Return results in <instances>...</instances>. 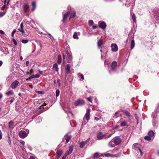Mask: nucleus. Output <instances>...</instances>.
I'll return each instance as SVG.
<instances>
[{"instance_id":"f257e3e1","label":"nucleus","mask_w":159,"mask_h":159,"mask_svg":"<svg viewBox=\"0 0 159 159\" xmlns=\"http://www.w3.org/2000/svg\"><path fill=\"white\" fill-rule=\"evenodd\" d=\"M91 110L89 108H88L86 114L85 115L83 119V122L82 125L86 124L89 121L90 119V113Z\"/></svg>"},{"instance_id":"f03ea898","label":"nucleus","mask_w":159,"mask_h":159,"mask_svg":"<svg viewBox=\"0 0 159 159\" xmlns=\"http://www.w3.org/2000/svg\"><path fill=\"white\" fill-rule=\"evenodd\" d=\"M29 133V131L28 129H25L20 131L19 135L20 138H24L28 135Z\"/></svg>"},{"instance_id":"7ed1b4c3","label":"nucleus","mask_w":159,"mask_h":159,"mask_svg":"<svg viewBox=\"0 0 159 159\" xmlns=\"http://www.w3.org/2000/svg\"><path fill=\"white\" fill-rule=\"evenodd\" d=\"M66 57L67 59L68 60V62H70L72 59V56L71 53L70 51L67 50L65 53Z\"/></svg>"},{"instance_id":"20e7f679","label":"nucleus","mask_w":159,"mask_h":159,"mask_svg":"<svg viewBox=\"0 0 159 159\" xmlns=\"http://www.w3.org/2000/svg\"><path fill=\"white\" fill-rule=\"evenodd\" d=\"M70 13V11H68L67 12H66L64 14H63V18L62 20V22L63 23L66 22L67 19Z\"/></svg>"},{"instance_id":"39448f33","label":"nucleus","mask_w":159,"mask_h":159,"mask_svg":"<svg viewBox=\"0 0 159 159\" xmlns=\"http://www.w3.org/2000/svg\"><path fill=\"white\" fill-rule=\"evenodd\" d=\"M98 25L100 28L103 30L105 29L107 25L106 23L102 21H99Z\"/></svg>"},{"instance_id":"423d86ee","label":"nucleus","mask_w":159,"mask_h":159,"mask_svg":"<svg viewBox=\"0 0 159 159\" xmlns=\"http://www.w3.org/2000/svg\"><path fill=\"white\" fill-rule=\"evenodd\" d=\"M154 15L157 21H159V9L155 10L154 11Z\"/></svg>"},{"instance_id":"0eeeda50","label":"nucleus","mask_w":159,"mask_h":159,"mask_svg":"<svg viewBox=\"0 0 159 159\" xmlns=\"http://www.w3.org/2000/svg\"><path fill=\"white\" fill-rule=\"evenodd\" d=\"M113 139L116 145L119 144L121 141V139L117 137H114Z\"/></svg>"},{"instance_id":"6e6552de","label":"nucleus","mask_w":159,"mask_h":159,"mask_svg":"<svg viewBox=\"0 0 159 159\" xmlns=\"http://www.w3.org/2000/svg\"><path fill=\"white\" fill-rule=\"evenodd\" d=\"M96 137L98 139L101 140L103 139V134L102 132L100 131L97 134Z\"/></svg>"},{"instance_id":"1a4fd4ad","label":"nucleus","mask_w":159,"mask_h":159,"mask_svg":"<svg viewBox=\"0 0 159 159\" xmlns=\"http://www.w3.org/2000/svg\"><path fill=\"white\" fill-rule=\"evenodd\" d=\"M111 47L112 48L111 50L113 52H116L118 50V46L116 44H112L111 45Z\"/></svg>"},{"instance_id":"9d476101","label":"nucleus","mask_w":159,"mask_h":159,"mask_svg":"<svg viewBox=\"0 0 159 159\" xmlns=\"http://www.w3.org/2000/svg\"><path fill=\"white\" fill-rule=\"evenodd\" d=\"M19 82L17 80H15L12 83L11 85V87L13 89H15L18 85Z\"/></svg>"},{"instance_id":"9b49d317","label":"nucleus","mask_w":159,"mask_h":159,"mask_svg":"<svg viewBox=\"0 0 159 159\" xmlns=\"http://www.w3.org/2000/svg\"><path fill=\"white\" fill-rule=\"evenodd\" d=\"M72 136L71 135H69L67 134H66L64 136L65 139L66 140V143L67 144L68 143L70 140L72 138Z\"/></svg>"},{"instance_id":"f8f14e48","label":"nucleus","mask_w":159,"mask_h":159,"mask_svg":"<svg viewBox=\"0 0 159 159\" xmlns=\"http://www.w3.org/2000/svg\"><path fill=\"white\" fill-rule=\"evenodd\" d=\"M90 140V138H88L86 141H82L80 142V148H83L88 142Z\"/></svg>"},{"instance_id":"ddd939ff","label":"nucleus","mask_w":159,"mask_h":159,"mask_svg":"<svg viewBox=\"0 0 159 159\" xmlns=\"http://www.w3.org/2000/svg\"><path fill=\"white\" fill-rule=\"evenodd\" d=\"M73 150V146L72 145H71L69 147V149L68 151H67L66 153H65V154L66 155H69L70 153H71L72 151Z\"/></svg>"},{"instance_id":"4468645a","label":"nucleus","mask_w":159,"mask_h":159,"mask_svg":"<svg viewBox=\"0 0 159 159\" xmlns=\"http://www.w3.org/2000/svg\"><path fill=\"white\" fill-rule=\"evenodd\" d=\"M108 145V146L110 148H113L115 146H116V144H115V143L114 142L113 139H112L109 143Z\"/></svg>"},{"instance_id":"2eb2a0df","label":"nucleus","mask_w":159,"mask_h":159,"mask_svg":"<svg viewBox=\"0 0 159 159\" xmlns=\"http://www.w3.org/2000/svg\"><path fill=\"white\" fill-rule=\"evenodd\" d=\"M63 152V151L62 150H60L57 151L56 155L57 159H58L60 157Z\"/></svg>"},{"instance_id":"dca6fc26","label":"nucleus","mask_w":159,"mask_h":159,"mask_svg":"<svg viewBox=\"0 0 159 159\" xmlns=\"http://www.w3.org/2000/svg\"><path fill=\"white\" fill-rule=\"evenodd\" d=\"M113 133L109 134L108 133H107L105 134H103V139H107L110 138L112 136Z\"/></svg>"},{"instance_id":"f3484780","label":"nucleus","mask_w":159,"mask_h":159,"mask_svg":"<svg viewBox=\"0 0 159 159\" xmlns=\"http://www.w3.org/2000/svg\"><path fill=\"white\" fill-rule=\"evenodd\" d=\"M29 8V6L28 3H25L24 4L23 8L25 12H27Z\"/></svg>"},{"instance_id":"a211bd4d","label":"nucleus","mask_w":159,"mask_h":159,"mask_svg":"<svg viewBox=\"0 0 159 159\" xmlns=\"http://www.w3.org/2000/svg\"><path fill=\"white\" fill-rule=\"evenodd\" d=\"M117 65V62L116 61H113L111 63V67L112 70H114L116 68Z\"/></svg>"},{"instance_id":"6ab92c4d","label":"nucleus","mask_w":159,"mask_h":159,"mask_svg":"<svg viewBox=\"0 0 159 159\" xmlns=\"http://www.w3.org/2000/svg\"><path fill=\"white\" fill-rule=\"evenodd\" d=\"M70 65L69 64H67L65 68V70L67 74H69L70 72Z\"/></svg>"},{"instance_id":"aec40b11","label":"nucleus","mask_w":159,"mask_h":159,"mask_svg":"<svg viewBox=\"0 0 159 159\" xmlns=\"http://www.w3.org/2000/svg\"><path fill=\"white\" fill-rule=\"evenodd\" d=\"M103 42L102 40V39H100L98 42L97 44L98 47L99 48H101V46L102 45Z\"/></svg>"},{"instance_id":"412c9836","label":"nucleus","mask_w":159,"mask_h":159,"mask_svg":"<svg viewBox=\"0 0 159 159\" xmlns=\"http://www.w3.org/2000/svg\"><path fill=\"white\" fill-rule=\"evenodd\" d=\"M40 75L38 74H36L35 75H31L30 76L28 79L30 80L31 79H34V78H37L39 77Z\"/></svg>"},{"instance_id":"4be33fe9","label":"nucleus","mask_w":159,"mask_h":159,"mask_svg":"<svg viewBox=\"0 0 159 159\" xmlns=\"http://www.w3.org/2000/svg\"><path fill=\"white\" fill-rule=\"evenodd\" d=\"M52 68L54 70L56 71H58V66L56 63L54 64L53 65Z\"/></svg>"},{"instance_id":"5701e85b","label":"nucleus","mask_w":159,"mask_h":159,"mask_svg":"<svg viewBox=\"0 0 159 159\" xmlns=\"http://www.w3.org/2000/svg\"><path fill=\"white\" fill-rule=\"evenodd\" d=\"M14 122L13 120H11L8 123V127L10 129H12L13 128Z\"/></svg>"},{"instance_id":"b1692460","label":"nucleus","mask_w":159,"mask_h":159,"mask_svg":"<svg viewBox=\"0 0 159 159\" xmlns=\"http://www.w3.org/2000/svg\"><path fill=\"white\" fill-rule=\"evenodd\" d=\"M13 90H10L5 93L6 95L8 97L10 95L13 94Z\"/></svg>"},{"instance_id":"393cba45","label":"nucleus","mask_w":159,"mask_h":159,"mask_svg":"<svg viewBox=\"0 0 159 159\" xmlns=\"http://www.w3.org/2000/svg\"><path fill=\"white\" fill-rule=\"evenodd\" d=\"M32 8L31 10L32 11H33L35 10V9H36V2H32Z\"/></svg>"},{"instance_id":"a878e982","label":"nucleus","mask_w":159,"mask_h":159,"mask_svg":"<svg viewBox=\"0 0 159 159\" xmlns=\"http://www.w3.org/2000/svg\"><path fill=\"white\" fill-rule=\"evenodd\" d=\"M61 55H59L58 56L57 62L58 64H60L61 62Z\"/></svg>"},{"instance_id":"bb28decb","label":"nucleus","mask_w":159,"mask_h":159,"mask_svg":"<svg viewBox=\"0 0 159 159\" xmlns=\"http://www.w3.org/2000/svg\"><path fill=\"white\" fill-rule=\"evenodd\" d=\"M123 113L126 116L128 117H130V114L129 113L127 110H123Z\"/></svg>"},{"instance_id":"cd10ccee","label":"nucleus","mask_w":159,"mask_h":159,"mask_svg":"<svg viewBox=\"0 0 159 159\" xmlns=\"http://www.w3.org/2000/svg\"><path fill=\"white\" fill-rule=\"evenodd\" d=\"M148 134L150 137H152L154 135V133L153 131L150 130L148 132Z\"/></svg>"},{"instance_id":"c85d7f7f","label":"nucleus","mask_w":159,"mask_h":159,"mask_svg":"<svg viewBox=\"0 0 159 159\" xmlns=\"http://www.w3.org/2000/svg\"><path fill=\"white\" fill-rule=\"evenodd\" d=\"M135 46V43L134 41V40H132L131 42V49L132 50L134 48V47Z\"/></svg>"},{"instance_id":"c756f323","label":"nucleus","mask_w":159,"mask_h":159,"mask_svg":"<svg viewBox=\"0 0 159 159\" xmlns=\"http://www.w3.org/2000/svg\"><path fill=\"white\" fill-rule=\"evenodd\" d=\"M93 23V21L92 20H89L88 21V25L89 26H92Z\"/></svg>"},{"instance_id":"7c9ffc66","label":"nucleus","mask_w":159,"mask_h":159,"mask_svg":"<svg viewBox=\"0 0 159 159\" xmlns=\"http://www.w3.org/2000/svg\"><path fill=\"white\" fill-rule=\"evenodd\" d=\"M75 15V12L73 11V12H72L71 13V15L69 19H70L71 18H72L74 17Z\"/></svg>"},{"instance_id":"2f4dec72","label":"nucleus","mask_w":159,"mask_h":159,"mask_svg":"<svg viewBox=\"0 0 159 159\" xmlns=\"http://www.w3.org/2000/svg\"><path fill=\"white\" fill-rule=\"evenodd\" d=\"M132 18L134 22L136 23V16L135 14H133L132 15Z\"/></svg>"},{"instance_id":"473e14b6","label":"nucleus","mask_w":159,"mask_h":159,"mask_svg":"<svg viewBox=\"0 0 159 159\" xmlns=\"http://www.w3.org/2000/svg\"><path fill=\"white\" fill-rule=\"evenodd\" d=\"M144 139L146 140L150 141L151 139V138L150 136H146L144 137Z\"/></svg>"},{"instance_id":"72a5a7b5","label":"nucleus","mask_w":159,"mask_h":159,"mask_svg":"<svg viewBox=\"0 0 159 159\" xmlns=\"http://www.w3.org/2000/svg\"><path fill=\"white\" fill-rule=\"evenodd\" d=\"M135 149L137 150L138 151H139L140 152V153L141 155H143V152H142V151L141 150V149H140V148H139V147H136L135 148Z\"/></svg>"},{"instance_id":"f704fd0d","label":"nucleus","mask_w":159,"mask_h":159,"mask_svg":"<svg viewBox=\"0 0 159 159\" xmlns=\"http://www.w3.org/2000/svg\"><path fill=\"white\" fill-rule=\"evenodd\" d=\"M73 37L74 39H78V36L76 32H75L73 35Z\"/></svg>"},{"instance_id":"c9c22d12","label":"nucleus","mask_w":159,"mask_h":159,"mask_svg":"<svg viewBox=\"0 0 159 159\" xmlns=\"http://www.w3.org/2000/svg\"><path fill=\"white\" fill-rule=\"evenodd\" d=\"M98 156V153L96 152L94 154L93 158L94 159H96L97 158Z\"/></svg>"},{"instance_id":"e433bc0d","label":"nucleus","mask_w":159,"mask_h":159,"mask_svg":"<svg viewBox=\"0 0 159 159\" xmlns=\"http://www.w3.org/2000/svg\"><path fill=\"white\" fill-rule=\"evenodd\" d=\"M14 100H15L14 98H12V99L10 101H7L6 102V103L8 104L9 103V102H10V104H11L14 102Z\"/></svg>"},{"instance_id":"4c0bfd02","label":"nucleus","mask_w":159,"mask_h":159,"mask_svg":"<svg viewBox=\"0 0 159 159\" xmlns=\"http://www.w3.org/2000/svg\"><path fill=\"white\" fill-rule=\"evenodd\" d=\"M126 125V122L125 121H123L122 122L120 123V125L121 126H125Z\"/></svg>"},{"instance_id":"58836bf2","label":"nucleus","mask_w":159,"mask_h":159,"mask_svg":"<svg viewBox=\"0 0 159 159\" xmlns=\"http://www.w3.org/2000/svg\"><path fill=\"white\" fill-rule=\"evenodd\" d=\"M60 94V91L58 89L56 90V97H58Z\"/></svg>"},{"instance_id":"ea45409f","label":"nucleus","mask_w":159,"mask_h":159,"mask_svg":"<svg viewBox=\"0 0 159 159\" xmlns=\"http://www.w3.org/2000/svg\"><path fill=\"white\" fill-rule=\"evenodd\" d=\"M74 104L75 106L80 105V99H78L76 102H75Z\"/></svg>"},{"instance_id":"a19ab883","label":"nucleus","mask_w":159,"mask_h":159,"mask_svg":"<svg viewBox=\"0 0 159 159\" xmlns=\"http://www.w3.org/2000/svg\"><path fill=\"white\" fill-rule=\"evenodd\" d=\"M134 116L136 119L137 120V124H138L139 123V118L138 116H137V114H134Z\"/></svg>"},{"instance_id":"79ce46f5","label":"nucleus","mask_w":159,"mask_h":159,"mask_svg":"<svg viewBox=\"0 0 159 159\" xmlns=\"http://www.w3.org/2000/svg\"><path fill=\"white\" fill-rule=\"evenodd\" d=\"M87 99L88 101L92 102V98L91 97H89L87 98Z\"/></svg>"},{"instance_id":"37998d69","label":"nucleus","mask_w":159,"mask_h":159,"mask_svg":"<svg viewBox=\"0 0 159 159\" xmlns=\"http://www.w3.org/2000/svg\"><path fill=\"white\" fill-rule=\"evenodd\" d=\"M21 42L23 43H26L28 42V40L27 39H23L22 40Z\"/></svg>"},{"instance_id":"c03bdc74","label":"nucleus","mask_w":159,"mask_h":159,"mask_svg":"<svg viewBox=\"0 0 159 159\" xmlns=\"http://www.w3.org/2000/svg\"><path fill=\"white\" fill-rule=\"evenodd\" d=\"M18 30L20 32H21L22 33H25V31L23 29L21 28H20L18 29Z\"/></svg>"},{"instance_id":"a18cd8bd","label":"nucleus","mask_w":159,"mask_h":159,"mask_svg":"<svg viewBox=\"0 0 159 159\" xmlns=\"http://www.w3.org/2000/svg\"><path fill=\"white\" fill-rule=\"evenodd\" d=\"M12 41H13V43H14L15 45V46H16L17 45V42L16 41V40H15V39L13 38L12 39Z\"/></svg>"},{"instance_id":"49530a36","label":"nucleus","mask_w":159,"mask_h":159,"mask_svg":"<svg viewBox=\"0 0 159 159\" xmlns=\"http://www.w3.org/2000/svg\"><path fill=\"white\" fill-rule=\"evenodd\" d=\"M157 116L155 112L153 113L152 115V117L153 118L156 117Z\"/></svg>"},{"instance_id":"de8ad7c7","label":"nucleus","mask_w":159,"mask_h":159,"mask_svg":"<svg viewBox=\"0 0 159 159\" xmlns=\"http://www.w3.org/2000/svg\"><path fill=\"white\" fill-rule=\"evenodd\" d=\"M104 155L106 157H109L111 156V154L108 153L104 154Z\"/></svg>"},{"instance_id":"09e8293b","label":"nucleus","mask_w":159,"mask_h":159,"mask_svg":"<svg viewBox=\"0 0 159 159\" xmlns=\"http://www.w3.org/2000/svg\"><path fill=\"white\" fill-rule=\"evenodd\" d=\"M37 118H38V119L39 120V121H38L37 120L36 122V123H37L38 122H39L41 120V118L40 117L38 116V117H37Z\"/></svg>"},{"instance_id":"8fccbe9b","label":"nucleus","mask_w":159,"mask_h":159,"mask_svg":"<svg viewBox=\"0 0 159 159\" xmlns=\"http://www.w3.org/2000/svg\"><path fill=\"white\" fill-rule=\"evenodd\" d=\"M16 31V30H14L11 33V35L12 37L14 36V33Z\"/></svg>"},{"instance_id":"3c124183","label":"nucleus","mask_w":159,"mask_h":159,"mask_svg":"<svg viewBox=\"0 0 159 159\" xmlns=\"http://www.w3.org/2000/svg\"><path fill=\"white\" fill-rule=\"evenodd\" d=\"M5 12L0 13V17L3 16L5 15Z\"/></svg>"},{"instance_id":"603ef678","label":"nucleus","mask_w":159,"mask_h":159,"mask_svg":"<svg viewBox=\"0 0 159 159\" xmlns=\"http://www.w3.org/2000/svg\"><path fill=\"white\" fill-rule=\"evenodd\" d=\"M57 83L58 84V86H60L61 85V83H60V80L58 79L57 80Z\"/></svg>"},{"instance_id":"864d4df0","label":"nucleus","mask_w":159,"mask_h":159,"mask_svg":"<svg viewBox=\"0 0 159 159\" xmlns=\"http://www.w3.org/2000/svg\"><path fill=\"white\" fill-rule=\"evenodd\" d=\"M2 131L0 130V139H1L2 138Z\"/></svg>"},{"instance_id":"5fc2aeb1","label":"nucleus","mask_w":159,"mask_h":159,"mask_svg":"<svg viewBox=\"0 0 159 159\" xmlns=\"http://www.w3.org/2000/svg\"><path fill=\"white\" fill-rule=\"evenodd\" d=\"M36 92L38 93L39 94H43V92L41 91H36Z\"/></svg>"},{"instance_id":"6e6d98bb","label":"nucleus","mask_w":159,"mask_h":159,"mask_svg":"<svg viewBox=\"0 0 159 159\" xmlns=\"http://www.w3.org/2000/svg\"><path fill=\"white\" fill-rule=\"evenodd\" d=\"M20 28L23 29L24 26L23 23H21L20 24Z\"/></svg>"},{"instance_id":"4d7b16f0","label":"nucleus","mask_w":159,"mask_h":159,"mask_svg":"<svg viewBox=\"0 0 159 159\" xmlns=\"http://www.w3.org/2000/svg\"><path fill=\"white\" fill-rule=\"evenodd\" d=\"M6 5H3L2 7L1 8V10H4L5 8V7H6Z\"/></svg>"},{"instance_id":"13d9d810","label":"nucleus","mask_w":159,"mask_h":159,"mask_svg":"<svg viewBox=\"0 0 159 159\" xmlns=\"http://www.w3.org/2000/svg\"><path fill=\"white\" fill-rule=\"evenodd\" d=\"M84 101L83 100H80V105L81 104H83L84 103Z\"/></svg>"},{"instance_id":"bf43d9fd","label":"nucleus","mask_w":159,"mask_h":159,"mask_svg":"<svg viewBox=\"0 0 159 159\" xmlns=\"http://www.w3.org/2000/svg\"><path fill=\"white\" fill-rule=\"evenodd\" d=\"M131 4L130 3H129L128 4H125V5L126 6V7H129L130 6V4Z\"/></svg>"},{"instance_id":"052dcab7","label":"nucleus","mask_w":159,"mask_h":159,"mask_svg":"<svg viewBox=\"0 0 159 159\" xmlns=\"http://www.w3.org/2000/svg\"><path fill=\"white\" fill-rule=\"evenodd\" d=\"M67 155H66L65 154L64 155L63 157L62 158V159H66V157Z\"/></svg>"},{"instance_id":"680f3d73","label":"nucleus","mask_w":159,"mask_h":159,"mask_svg":"<svg viewBox=\"0 0 159 159\" xmlns=\"http://www.w3.org/2000/svg\"><path fill=\"white\" fill-rule=\"evenodd\" d=\"M29 64V61H26V66H28Z\"/></svg>"},{"instance_id":"e2e57ef3","label":"nucleus","mask_w":159,"mask_h":159,"mask_svg":"<svg viewBox=\"0 0 159 159\" xmlns=\"http://www.w3.org/2000/svg\"><path fill=\"white\" fill-rule=\"evenodd\" d=\"M97 26L95 25H93V26H92V29H95L97 28Z\"/></svg>"},{"instance_id":"0e129e2a","label":"nucleus","mask_w":159,"mask_h":159,"mask_svg":"<svg viewBox=\"0 0 159 159\" xmlns=\"http://www.w3.org/2000/svg\"><path fill=\"white\" fill-rule=\"evenodd\" d=\"M80 76L81 78V79L82 80H83L84 79V75H82V74H81L80 75Z\"/></svg>"},{"instance_id":"69168bd1","label":"nucleus","mask_w":159,"mask_h":159,"mask_svg":"<svg viewBox=\"0 0 159 159\" xmlns=\"http://www.w3.org/2000/svg\"><path fill=\"white\" fill-rule=\"evenodd\" d=\"M39 108L40 109H44V107L43 106V105H42L39 107Z\"/></svg>"},{"instance_id":"338daca9","label":"nucleus","mask_w":159,"mask_h":159,"mask_svg":"<svg viewBox=\"0 0 159 159\" xmlns=\"http://www.w3.org/2000/svg\"><path fill=\"white\" fill-rule=\"evenodd\" d=\"M94 119H95V120H96V121H98L99 120V118L98 117H94Z\"/></svg>"},{"instance_id":"774afa93","label":"nucleus","mask_w":159,"mask_h":159,"mask_svg":"<svg viewBox=\"0 0 159 159\" xmlns=\"http://www.w3.org/2000/svg\"><path fill=\"white\" fill-rule=\"evenodd\" d=\"M29 159H35V158L34 156H31L30 157Z\"/></svg>"}]
</instances>
